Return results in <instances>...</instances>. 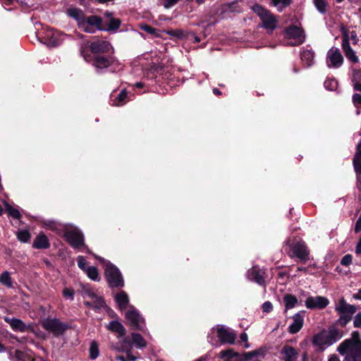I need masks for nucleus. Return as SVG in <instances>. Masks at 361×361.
Instances as JSON below:
<instances>
[{"label":"nucleus","mask_w":361,"mask_h":361,"mask_svg":"<svg viewBox=\"0 0 361 361\" xmlns=\"http://www.w3.org/2000/svg\"><path fill=\"white\" fill-rule=\"evenodd\" d=\"M44 225L47 228L55 231L59 234H63L67 242L75 249L84 247L86 252L91 253L88 247L84 243V236L82 232L73 226H67L58 224L53 221H45Z\"/></svg>","instance_id":"1"},{"label":"nucleus","mask_w":361,"mask_h":361,"mask_svg":"<svg viewBox=\"0 0 361 361\" xmlns=\"http://www.w3.org/2000/svg\"><path fill=\"white\" fill-rule=\"evenodd\" d=\"M338 352L345 357L346 361L361 360V341L360 333L353 331L351 337L343 341L338 347Z\"/></svg>","instance_id":"2"},{"label":"nucleus","mask_w":361,"mask_h":361,"mask_svg":"<svg viewBox=\"0 0 361 361\" xmlns=\"http://www.w3.org/2000/svg\"><path fill=\"white\" fill-rule=\"evenodd\" d=\"M342 336L341 332L336 327L331 326L328 329H324L316 334L312 338V345L324 350L341 339Z\"/></svg>","instance_id":"3"},{"label":"nucleus","mask_w":361,"mask_h":361,"mask_svg":"<svg viewBox=\"0 0 361 361\" xmlns=\"http://www.w3.org/2000/svg\"><path fill=\"white\" fill-rule=\"evenodd\" d=\"M94 257L105 267V275L109 286L111 287H122L124 283L118 269L104 258L96 255Z\"/></svg>","instance_id":"4"},{"label":"nucleus","mask_w":361,"mask_h":361,"mask_svg":"<svg viewBox=\"0 0 361 361\" xmlns=\"http://www.w3.org/2000/svg\"><path fill=\"white\" fill-rule=\"evenodd\" d=\"M252 10L259 17L262 21V27L268 32H273L277 26V20L274 14L259 4H255Z\"/></svg>","instance_id":"5"},{"label":"nucleus","mask_w":361,"mask_h":361,"mask_svg":"<svg viewBox=\"0 0 361 361\" xmlns=\"http://www.w3.org/2000/svg\"><path fill=\"white\" fill-rule=\"evenodd\" d=\"M286 244L290 248L287 251L290 257H296L302 262H305L309 259L310 252L304 241L300 240L290 243V240L288 239L286 240Z\"/></svg>","instance_id":"6"},{"label":"nucleus","mask_w":361,"mask_h":361,"mask_svg":"<svg viewBox=\"0 0 361 361\" xmlns=\"http://www.w3.org/2000/svg\"><path fill=\"white\" fill-rule=\"evenodd\" d=\"M66 35L54 29L46 28L44 30L42 36L39 37V40L49 47L59 46L65 39Z\"/></svg>","instance_id":"7"},{"label":"nucleus","mask_w":361,"mask_h":361,"mask_svg":"<svg viewBox=\"0 0 361 361\" xmlns=\"http://www.w3.org/2000/svg\"><path fill=\"white\" fill-rule=\"evenodd\" d=\"M93 66L98 68L102 69L109 67L112 72L121 71L123 68L122 63L114 56H97L94 58Z\"/></svg>","instance_id":"8"},{"label":"nucleus","mask_w":361,"mask_h":361,"mask_svg":"<svg viewBox=\"0 0 361 361\" xmlns=\"http://www.w3.org/2000/svg\"><path fill=\"white\" fill-rule=\"evenodd\" d=\"M42 327L54 336H59L68 329V326L66 323L60 322L58 319L47 318L42 322Z\"/></svg>","instance_id":"9"},{"label":"nucleus","mask_w":361,"mask_h":361,"mask_svg":"<svg viewBox=\"0 0 361 361\" xmlns=\"http://www.w3.org/2000/svg\"><path fill=\"white\" fill-rule=\"evenodd\" d=\"M286 37L292 41L288 44L292 46H298L302 44L305 40V35L304 30L298 26L291 25L286 29Z\"/></svg>","instance_id":"10"},{"label":"nucleus","mask_w":361,"mask_h":361,"mask_svg":"<svg viewBox=\"0 0 361 361\" xmlns=\"http://www.w3.org/2000/svg\"><path fill=\"white\" fill-rule=\"evenodd\" d=\"M126 317L133 329H137L145 332V320L139 312L133 307H130L126 313Z\"/></svg>","instance_id":"11"},{"label":"nucleus","mask_w":361,"mask_h":361,"mask_svg":"<svg viewBox=\"0 0 361 361\" xmlns=\"http://www.w3.org/2000/svg\"><path fill=\"white\" fill-rule=\"evenodd\" d=\"M343 56L337 47H331L326 54V63L329 68H338L343 63Z\"/></svg>","instance_id":"12"},{"label":"nucleus","mask_w":361,"mask_h":361,"mask_svg":"<svg viewBox=\"0 0 361 361\" xmlns=\"http://www.w3.org/2000/svg\"><path fill=\"white\" fill-rule=\"evenodd\" d=\"M80 29L88 33H94L97 30H103L102 18L97 16H91L80 23Z\"/></svg>","instance_id":"13"},{"label":"nucleus","mask_w":361,"mask_h":361,"mask_svg":"<svg viewBox=\"0 0 361 361\" xmlns=\"http://www.w3.org/2000/svg\"><path fill=\"white\" fill-rule=\"evenodd\" d=\"M247 279L260 286H265V271L257 266H254L247 272Z\"/></svg>","instance_id":"14"},{"label":"nucleus","mask_w":361,"mask_h":361,"mask_svg":"<svg viewBox=\"0 0 361 361\" xmlns=\"http://www.w3.org/2000/svg\"><path fill=\"white\" fill-rule=\"evenodd\" d=\"M217 336L222 343L233 344L236 339V335L230 329L224 326H218L216 328Z\"/></svg>","instance_id":"15"},{"label":"nucleus","mask_w":361,"mask_h":361,"mask_svg":"<svg viewBox=\"0 0 361 361\" xmlns=\"http://www.w3.org/2000/svg\"><path fill=\"white\" fill-rule=\"evenodd\" d=\"M329 304V300L322 296L308 297L305 300V306L309 309H323Z\"/></svg>","instance_id":"16"},{"label":"nucleus","mask_w":361,"mask_h":361,"mask_svg":"<svg viewBox=\"0 0 361 361\" xmlns=\"http://www.w3.org/2000/svg\"><path fill=\"white\" fill-rule=\"evenodd\" d=\"M4 319L14 331L25 332L31 328L30 325H27L21 319L16 317H4Z\"/></svg>","instance_id":"17"},{"label":"nucleus","mask_w":361,"mask_h":361,"mask_svg":"<svg viewBox=\"0 0 361 361\" xmlns=\"http://www.w3.org/2000/svg\"><path fill=\"white\" fill-rule=\"evenodd\" d=\"M293 322L288 326V332L291 334H297L302 328L304 324V312H300L295 314L293 317Z\"/></svg>","instance_id":"18"},{"label":"nucleus","mask_w":361,"mask_h":361,"mask_svg":"<svg viewBox=\"0 0 361 361\" xmlns=\"http://www.w3.org/2000/svg\"><path fill=\"white\" fill-rule=\"evenodd\" d=\"M356 309L355 305L348 304L343 298L335 305V310L338 314L353 315L356 312Z\"/></svg>","instance_id":"19"},{"label":"nucleus","mask_w":361,"mask_h":361,"mask_svg":"<svg viewBox=\"0 0 361 361\" xmlns=\"http://www.w3.org/2000/svg\"><path fill=\"white\" fill-rule=\"evenodd\" d=\"M90 47L93 53L110 52L113 49L109 42L99 39L92 42Z\"/></svg>","instance_id":"20"},{"label":"nucleus","mask_w":361,"mask_h":361,"mask_svg":"<svg viewBox=\"0 0 361 361\" xmlns=\"http://www.w3.org/2000/svg\"><path fill=\"white\" fill-rule=\"evenodd\" d=\"M353 165L356 173L357 181L361 183V141L357 145V150L353 159Z\"/></svg>","instance_id":"21"},{"label":"nucleus","mask_w":361,"mask_h":361,"mask_svg":"<svg viewBox=\"0 0 361 361\" xmlns=\"http://www.w3.org/2000/svg\"><path fill=\"white\" fill-rule=\"evenodd\" d=\"M342 49L347 57V59L353 63L358 62V57L356 56L355 52L351 48L348 36H345L342 40Z\"/></svg>","instance_id":"22"},{"label":"nucleus","mask_w":361,"mask_h":361,"mask_svg":"<svg viewBox=\"0 0 361 361\" xmlns=\"http://www.w3.org/2000/svg\"><path fill=\"white\" fill-rule=\"evenodd\" d=\"M282 358L285 361H295L298 358V352L290 345H284L281 351Z\"/></svg>","instance_id":"23"},{"label":"nucleus","mask_w":361,"mask_h":361,"mask_svg":"<svg viewBox=\"0 0 361 361\" xmlns=\"http://www.w3.org/2000/svg\"><path fill=\"white\" fill-rule=\"evenodd\" d=\"M49 246V240L44 234L37 235L32 243V247L36 249H47Z\"/></svg>","instance_id":"24"},{"label":"nucleus","mask_w":361,"mask_h":361,"mask_svg":"<svg viewBox=\"0 0 361 361\" xmlns=\"http://www.w3.org/2000/svg\"><path fill=\"white\" fill-rule=\"evenodd\" d=\"M90 301H85L84 304L89 307L93 308L94 310H100L105 307V302L102 296L98 295L97 294L94 298L90 299Z\"/></svg>","instance_id":"25"},{"label":"nucleus","mask_w":361,"mask_h":361,"mask_svg":"<svg viewBox=\"0 0 361 361\" xmlns=\"http://www.w3.org/2000/svg\"><path fill=\"white\" fill-rule=\"evenodd\" d=\"M68 15L76 20L78 27L80 26V23L83 22L85 19V15L84 12L79 8H71L67 11Z\"/></svg>","instance_id":"26"},{"label":"nucleus","mask_w":361,"mask_h":361,"mask_svg":"<svg viewBox=\"0 0 361 361\" xmlns=\"http://www.w3.org/2000/svg\"><path fill=\"white\" fill-rule=\"evenodd\" d=\"M106 329L112 332L117 333L119 336H123L126 334V329L123 325L117 321H111L106 325Z\"/></svg>","instance_id":"27"},{"label":"nucleus","mask_w":361,"mask_h":361,"mask_svg":"<svg viewBox=\"0 0 361 361\" xmlns=\"http://www.w3.org/2000/svg\"><path fill=\"white\" fill-rule=\"evenodd\" d=\"M302 61L306 66H310L314 63V53L311 49H303L300 54Z\"/></svg>","instance_id":"28"},{"label":"nucleus","mask_w":361,"mask_h":361,"mask_svg":"<svg viewBox=\"0 0 361 361\" xmlns=\"http://www.w3.org/2000/svg\"><path fill=\"white\" fill-rule=\"evenodd\" d=\"M115 300H116L119 308L121 310L126 309L129 302L128 296L123 291H121L118 293H117L115 296Z\"/></svg>","instance_id":"29"},{"label":"nucleus","mask_w":361,"mask_h":361,"mask_svg":"<svg viewBox=\"0 0 361 361\" xmlns=\"http://www.w3.org/2000/svg\"><path fill=\"white\" fill-rule=\"evenodd\" d=\"M283 301L285 303V311L286 312L288 310L295 307L298 302L297 298L295 295H291V294L285 295L283 297Z\"/></svg>","instance_id":"30"},{"label":"nucleus","mask_w":361,"mask_h":361,"mask_svg":"<svg viewBox=\"0 0 361 361\" xmlns=\"http://www.w3.org/2000/svg\"><path fill=\"white\" fill-rule=\"evenodd\" d=\"M243 0H235L225 6V11L240 13L243 11Z\"/></svg>","instance_id":"31"},{"label":"nucleus","mask_w":361,"mask_h":361,"mask_svg":"<svg viewBox=\"0 0 361 361\" xmlns=\"http://www.w3.org/2000/svg\"><path fill=\"white\" fill-rule=\"evenodd\" d=\"M132 342L137 348H143L146 346L147 343L141 335L133 333L131 335Z\"/></svg>","instance_id":"32"},{"label":"nucleus","mask_w":361,"mask_h":361,"mask_svg":"<svg viewBox=\"0 0 361 361\" xmlns=\"http://www.w3.org/2000/svg\"><path fill=\"white\" fill-rule=\"evenodd\" d=\"M81 293L84 298L90 299L94 298L97 294L88 284L82 285Z\"/></svg>","instance_id":"33"},{"label":"nucleus","mask_w":361,"mask_h":361,"mask_svg":"<svg viewBox=\"0 0 361 361\" xmlns=\"http://www.w3.org/2000/svg\"><path fill=\"white\" fill-rule=\"evenodd\" d=\"M113 95H111V101L112 105L119 106L123 105L126 102V99L127 97V93L125 90H122L115 99H113Z\"/></svg>","instance_id":"34"},{"label":"nucleus","mask_w":361,"mask_h":361,"mask_svg":"<svg viewBox=\"0 0 361 361\" xmlns=\"http://www.w3.org/2000/svg\"><path fill=\"white\" fill-rule=\"evenodd\" d=\"M292 3V0H271L273 6L277 8V10L281 12L286 7Z\"/></svg>","instance_id":"35"},{"label":"nucleus","mask_w":361,"mask_h":361,"mask_svg":"<svg viewBox=\"0 0 361 361\" xmlns=\"http://www.w3.org/2000/svg\"><path fill=\"white\" fill-rule=\"evenodd\" d=\"M120 25H121V21L118 19L114 18H109V22L107 23V27L105 28L103 27V30H106V31L116 30L118 29V27H120Z\"/></svg>","instance_id":"36"},{"label":"nucleus","mask_w":361,"mask_h":361,"mask_svg":"<svg viewBox=\"0 0 361 361\" xmlns=\"http://www.w3.org/2000/svg\"><path fill=\"white\" fill-rule=\"evenodd\" d=\"M0 283L8 288L12 287V281L8 271H5L1 274Z\"/></svg>","instance_id":"37"},{"label":"nucleus","mask_w":361,"mask_h":361,"mask_svg":"<svg viewBox=\"0 0 361 361\" xmlns=\"http://www.w3.org/2000/svg\"><path fill=\"white\" fill-rule=\"evenodd\" d=\"M313 3L321 13H325L327 11L328 3L326 0H313Z\"/></svg>","instance_id":"38"},{"label":"nucleus","mask_w":361,"mask_h":361,"mask_svg":"<svg viewBox=\"0 0 361 361\" xmlns=\"http://www.w3.org/2000/svg\"><path fill=\"white\" fill-rule=\"evenodd\" d=\"M87 276L93 281H99V276L97 269L95 267H88L85 271Z\"/></svg>","instance_id":"39"},{"label":"nucleus","mask_w":361,"mask_h":361,"mask_svg":"<svg viewBox=\"0 0 361 361\" xmlns=\"http://www.w3.org/2000/svg\"><path fill=\"white\" fill-rule=\"evenodd\" d=\"M89 352L90 357L92 360H94L99 356V347L96 341H93L91 342Z\"/></svg>","instance_id":"40"},{"label":"nucleus","mask_w":361,"mask_h":361,"mask_svg":"<svg viewBox=\"0 0 361 361\" xmlns=\"http://www.w3.org/2000/svg\"><path fill=\"white\" fill-rule=\"evenodd\" d=\"M17 238L22 243H27L30 239V233L27 230H20L17 232Z\"/></svg>","instance_id":"41"},{"label":"nucleus","mask_w":361,"mask_h":361,"mask_svg":"<svg viewBox=\"0 0 361 361\" xmlns=\"http://www.w3.org/2000/svg\"><path fill=\"white\" fill-rule=\"evenodd\" d=\"M359 71L356 70L353 71L352 82L353 89L355 91L361 92V82L358 80Z\"/></svg>","instance_id":"42"},{"label":"nucleus","mask_w":361,"mask_h":361,"mask_svg":"<svg viewBox=\"0 0 361 361\" xmlns=\"http://www.w3.org/2000/svg\"><path fill=\"white\" fill-rule=\"evenodd\" d=\"M6 211L8 212L9 216H12L14 219H20V214L19 211L17 209H15L12 207L10 204L8 203H5Z\"/></svg>","instance_id":"43"},{"label":"nucleus","mask_w":361,"mask_h":361,"mask_svg":"<svg viewBox=\"0 0 361 361\" xmlns=\"http://www.w3.org/2000/svg\"><path fill=\"white\" fill-rule=\"evenodd\" d=\"M324 85L329 90H335L337 88L338 82L335 79H327L324 81Z\"/></svg>","instance_id":"44"},{"label":"nucleus","mask_w":361,"mask_h":361,"mask_svg":"<svg viewBox=\"0 0 361 361\" xmlns=\"http://www.w3.org/2000/svg\"><path fill=\"white\" fill-rule=\"evenodd\" d=\"M340 317L338 319V323L342 326H345L351 319L352 316L350 314H339Z\"/></svg>","instance_id":"45"},{"label":"nucleus","mask_w":361,"mask_h":361,"mask_svg":"<svg viewBox=\"0 0 361 361\" xmlns=\"http://www.w3.org/2000/svg\"><path fill=\"white\" fill-rule=\"evenodd\" d=\"M140 28L149 34H151V35H153L155 36H159L157 30L154 27H152L148 25H146V24L141 25Z\"/></svg>","instance_id":"46"},{"label":"nucleus","mask_w":361,"mask_h":361,"mask_svg":"<svg viewBox=\"0 0 361 361\" xmlns=\"http://www.w3.org/2000/svg\"><path fill=\"white\" fill-rule=\"evenodd\" d=\"M78 267L84 271L87 270V261L83 256H78L77 258Z\"/></svg>","instance_id":"47"},{"label":"nucleus","mask_w":361,"mask_h":361,"mask_svg":"<svg viewBox=\"0 0 361 361\" xmlns=\"http://www.w3.org/2000/svg\"><path fill=\"white\" fill-rule=\"evenodd\" d=\"M166 34L170 36L181 38L183 37V32L181 30H170L166 31Z\"/></svg>","instance_id":"48"},{"label":"nucleus","mask_w":361,"mask_h":361,"mask_svg":"<svg viewBox=\"0 0 361 361\" xmlns=\"http://www.w3.org/2000/svg\"><path fill=\"white\" fill-rule=\"evenodd\" d=\"M25 357V355L23 352H22L19 350H16L15 351L14 356L12 357V360L13 361H20V360L24 361Z\"/></svg>","instance_id":"49"},{"label":"nucleus","mask_w":361,"mask_h":361,"mask_svg":"<svg viewBox=\"0 0 361 361\" xmlns=\"http://www.w3.org/2000/svg\"><path fill=\"white\" fill-rule=\"evenodd\" d=\"M353 326L355 328L361 327V312L356 314L353 318Z\"/></svg>","instance_id":"50"},{"label":"nucleus","mask_w":361,"mask_h":361,"mask_svg":"<svg viewBox=\"0 0 361 361\" xmlns=\"http://www.w3.org/2000/svg\"><path fill=\"white\" fill-rule=\"evenodd\" d=\"M63 296L69 300H73L74 291L72 288H66L63 291Z\"/></svg>","instance_id":"51"},{"label":"nucleus","mask_w":361,"mask_h":361,"mask_svg":"<svg viewBox=\"0 0 361 361\" xmlns=\"http://www.w3.org/2000/svg\"><path fill=\"white\" fill-rule=\"evenodd\" d=\"M353 102L356 107L361 106V94L355 93L353 95Z\"/></svg>","instance_id":"52"},{"label":"nucleus","mask_w":361,"mask_h":361,"mask_svg":"<svg viewBox=\"0 0 361 361\" xmlns=\"http://www.w3.org/2000/svg\"><path fill=\"white\" fill-rule=\"evenodd\" d=\"M352 259H353V257L350 255H345L341 259V264H343L344 266H348L351 264Z\"/></svg>","instance_id":"53"},{"label":"nucleus","mask_w":361,"mask_h":361,"mask_svg":"<svg viewBox=\"0 0 361 361\" xmlns=\"http://www.w3.org/2000/svg\"><path fill=\"white\" fill-rule=\"evenodd\" d=\"M273 309V305L271 302L267 301L262 305V310L264 312H270Z\"/></svg>","instance_id":"54"},{"label":"nucleus","mask_w":361,"mask_h":361,"mask_svg":"<svg viewBox=\"0 0 361 361\" xmlns=\"http://www.w3.org/2000/svg\"><path fill=\"white\" fill-rule=\"evenodd\" d=\"M220 355H221V357H222V358L226 357H232L236 355V354L235 353H233V351L231 350H223L220 353Z\"/></svg>","instance_id":"55"},{"label":"nucleus","mask_w":361,"mask_h":361,"mask_svg":"<svg viewBox=\"0 0 361 361\" xmlns=\"http://www.w3.org/2000/svg\"><path fill=\"white\" fill-rule=\"evenodd\" d=\"M179 0H165L164 6L166 8H169L178 3Z\"/></svg>","instance_id":"56"},{"label":"nucleus","mask_w":361,"mask_h":361,"mask_svg":"<svg viewBox=\"0 0 361 361\" xmlns=\"http://www.w3.org/2000/svg\"><path fill=\"white\" fill-rule=\"evenodd\" d=\"M361 231V215L357 219L355 226V232L356 233H359Z\"/></svg>","instance_id":"57"},{"label":"nucleus","mask_w":361,"mask_h":361,"mask_svg":"<svg viewBox=\"0 0 361 361\" xmlns=\"http://www.w3.org/2000/svg\"><path fill=\"white\" fill-rule=\"evenodd\" d=\"M258 353L255 351H253V352H248L247 353L245 356V360H251L252 358V357L257 355Z\"/></svg>","instance_id":"58"},{"label":"nucleus","mask_w":361,"mask_h":361,"mask_svg":"<svg viewBox=\"0 0 361 361\" xmlns=\"http://www.w3.org/2000/svg\"><path fill=\"white\" fill-rule=\"evenodd\" d=\"M355 253L356 255H361V238H360L356 247H355Z\"/></svg>","instance_id":"59"},{"label":"nucleus","mask_w":361,"mask_h":361,"mask_svg":"<svg viewBox=\"0 0 361 361\" xmlns=\"http://www.w3.org/2000/svg\"><path fill=\"white\" fill-rule=\"evenodd\" d=\"M240 340L242 341H243V342L247 343L248 336H247V334H245V333L241 334V335H240ZM245 347L246 348L249 347L247 343L245 344Z\"/></svg>","instance_id":"60"},{"label":"nucleus","mask_w":361,"mask_h":361,"mask_svg":"<svg viewBox=\"0 0 361 361\" xmlns=\"http://www.w3.org/2000/svg\"><path fill=\"white\" fill-rule=\"evenodd\" d=\"M122 346L123 348H128L131 347V343L128 341L127 338H124L122 343Z\"/></svg>","instance_id":"61"},{"label":"nucleus","mask_w":361,"mask_h":361,"mask_svg":"<svg viewBox=\"0 0 361 361\" xmlns=\"http://www.w3.org/2000/svg\"><path fill=\"white\" fill-rule=\"evenodd\" d=\"M297 270L298 271H303L304 273H307V271H308V269L307 267H298Z\"/></svg>","instance_id":"62"},{"label":"nucleus","mask_w":361,"mask_h":361,"mask_svg":"<svg viewBox=\"0 0 361 361\" xmlns=\"http://www.w3.org/2000/svg\"><path fill=\"white\" fill-rule=\"evenodd\" d=\"M329 361H340L336 356H332L329 358Z\"/></svg>","instance_id":"63"},{"label":"nucleus","mask_w":361,"mask_h":361,"mask_svg":"<svg viewBox=\"0 0 361 361\" xmlns=\"http://www.w3.org/2000/svg\"><path fill=\"white\" fill-rule=\"evenodd\" d=\"M116 360H119V361H126V359L124 357L121 356V355L120 356H117L116 357Z\"/></svg>","instance_id":"64"}]
</instances>
